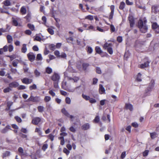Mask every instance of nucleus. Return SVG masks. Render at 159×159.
Returning <instances> with one entry per match:
<instances>
[{"mask_svg":"<svg viewBox=\"0 0 159 159\" xmlns=\"http://www.w3.org/2000/svg\"><path fill=\"white\" fill-rule=\"evenodd\" d=\"M40 101V99L39 97H34L32 95H31L30 97L26 101L27 102L31 101L33 102H39Z\"/></svg>","mask_w":159,"mask_h":159,"instance_id":"obj_5","label":"nucleus"},{"mask_svg":"<svg viewBox=\"0 0 159 159\" xmlns=\"http://www.w3.org/2000/svg\"><path fill=\"white\" fill-rule=\"evenodd\" d=\"M20 11L22 14H25L26 12V10L25 7L24 6L20 8Z\"/></svg>","mask_w":159,"mask_h":159,"instance_id":"obj_21","label":"nucleus"},{"mask_svg":"<svg viewBox=\"0 0 159 159\" xmlns=\"http://www.w3.org/2000/svg\"><path fill=\"white\" fill-rule=\"evenodd\" d=\"M99 117L98 116H96L93 120L94 122L96 123H98L99 121Z\"/></svg>","mask_w":159,"mask_h":159,"instance_id":"obj_48","label":"nucleus"},{"mask_svg":"<svg viewBox=\"0 0 159 159\" xmlns=\"http://www.w3.org/2000/svg\"><path fill=\"white\" fill-rule=\"evenodd\" d=\"M97 30L98 31L100 32H104V30H103L102 28L100 27L99 26H97Z\"/></svg>","mask_w":159,"mask_h":159,"instance_id":"obj_64","label":"nucleus"},{"mask_svg":"<svg viewBox=\"0 0 159 159\" xmlns=\"http://www.w3.org/2000/svg\"><path fill=\"white\" fill-rule=\"evenodd\" d=\"M18 151L21 156L26 155V153L24 152V150L22 148L19 147L18 149Z\"/></svg>","mask_w":159,"mask_h":159,"instance_id":"obj_15","label":"nucleus"},{"mask_svg":"<svg viewBox=\"0 0 159 159\" xmlns=\"http://www.w3.org/2000/svg\"><path fill=\"white\" fill-rule=\"evenodd\" d=\"M34 73L36 77H39L40 75V73L37 70H35Z\"/></svg>","mask_w":159,"mask_h":159,"instance_id":"obj_35","label":"nucleus"},{"mask_svg":"<svg viewBox=\"0 0 159 159\" xmlns=\"http://www.w3.org/2000/svg\"><path fill=\"white\" fill-rule=\"evenodd\" d=\"M29 88L30 90L36 89H37V86L36 84H34L33 85L30 86Z\"/></svg>","mask_w":159,"mask_h":159,"instance_id":"obj_42","label":"nucleus"},{"mask_svg":"<svg viewBox=\"0 0 159 159\" xmlns=\"http://www.w3.org/2000/svg\"><path fill=\"white\" fill-rule=\"evenodd\" d=\"M126 156V152H122L120 156V157L121 159H124Z\"/></svg>","mask_w":159,"mask_h":159,"instance_id":"obj_61","label":"nucleus"},{"mask_svg":"<svg viewBox=\"0 0 159 159\" xmlns=\"http://www.w3.org/2000/svg\"><path fill=\"white\" fill-rule=\"evenodd\" d=\"M8 51L9 52H12L14 49V47L12 45L10 44L8 46Z\"/></svg>","mask_w":159,"mask_h":159,"instance_id":"obj_40","label":"nucleus"},{"mask_svg":"<svg viewBox=\"0 0 159 159\" xmlns=\"http://www.w3.org/2000/svg\"><path fill=\"white\" fill-rule=\"evenodd\" d=\"M150 84H151V86L149 87V89H152L153 88V87L154 85V81L153 80H152L151 81Z\"/></svg>","mask_w":159,"mask_h":159,"instance_id":"obj_59","label":"nucleus"},{"mask_svg":"<svg viewBox=\"0 0 159 159\" xmlns=\"http://www.w3.org/2000/svg\"><path fill=\"white\" fill-rule=\"evenodd\" d=\"M9 86L12 89L13 88H16L19 86V83L16 81H14L11 83L9 84Z\"/></svg>","mask_w":159,"mask_h":159,"instance_id":"obj_11","label":"nucleus"},{"mask_svg":"<svg viewBox=\"0 0 159 159\" xmlns=\"http://www.w3.org/2000/svg\"><path fill=\"white\" fill-rule=\"evenodd\" d=\"M150 62L147 61L146 62L140 65L139 67L141 68H144L148 67L149 66Z\"/></svg>","mask_w":159,"mask_h":159,"instance_id":"obj_13","label":"nucleus"},{"mask_svg":"<svg viewBox=\"0 0 159 159\" xmlns=\"http://www.w3.org/2000/svg\"><path fill=\"white\" fill-rule=\"evenodd\" d=\"M99 92L101 94L105 92V89L102 84L99 85Z\"/></svg>","mask_w":159,"mask_h":159,"instance_id":"obj_19","label":"nucleus"},{"mask_svg":"<svg viewBox=\"0 0 159 159\" xmlns=\"http://www.w3.org/2000/svg\"><path fill=\"white\" fill-rule=\"evenodd\" d=\"M41 39H42L41 38H40L39 36H36L34 40L40 41L41 40Z\"/></svg>","mask_w":159,"mask_h":159,"instance_id":"obj_63","label":"nucleus"},{"mask_svg":"<svg viewBox=\"0 0 159 159\" xmlns=\"http://www.w3.org/2000/svg\"><path fill=\"white\" fill-rule=\"evenodd\" d=\"M128 19L130 23V27H132L134 24L133 16H129L128 17Z\"/></svg>","mask_w":159,"mask_h":159,"instance_id":"obj_10","label":"nucleus"},{"mask_svg":"<svg viewBox=\"0 0 159 159\" xmlns=\"http://www.w3.org/2000/svg\"><path fill=\"white\" fill-rule=\"evenodd\" d=\"M87 52L89 53H91L93 52V49L92 48L89 46L87 47Z\"/></svg>","mask_w":159,"mask_h":159,"instance_id":"obj_44","label":"nucleus"},{"mask_svg":"<svg viewBox=\"0 0 159 159\" xmlns=\"http://www.w3.org/2000/svg\"><path fill=\"white\" fill-rule=\"evenodd\" d=\"M152 11L156 14L157 12V6H152Z\"/></svg>","mask_w":159,"mask_h":159,"instance_id":"obj_20","label":"nucleus"},{"mask_svg":"<svg viewBox=\"0 0 159 159\" xmlns=\"http://www.w3.org/2000/svg\"><path fill=\"white\" fill-rule=\"evenodd\" d=\"M66 102L67 104H70L71 103V100L70 98L66 97L65 99Z\"/></svg>","mask_w":159,"mask_h":159,"instance_id":"obj_46","label":"nucleus"},{"mask_svg":"<svg viewBox=\"0 0 159 159\" xmlns=\"http://www.w3.org/2000/svg\"><path fill=\"white\" fill-rule=\"evenodd\" d=\"M28 27L32 30H33L34 29V26L33 25L30 24H28Z\"/></svg>","mask_w":159,"mask_h":159,"instance_id":"obj_37","label":"nucleus"},{"mask_svg":"<svg viewBox=\"0 0 159 159\" xmlns=\"http://www.w3.org/2000/svg\"><path fill=\"white\" fill-rule=\"evenodd\" d=\"M85 19L92 20L93 19V16L88 15L85 17Z\"/></svg>","mask_w":159,"mask_h":159,"instance_id":"obj_36","label":"nucleus"},{"mask_svg":"<svg viewBox=\"0 0 159 159\" xmlns=\"http://www.w3.org/2000/svg\"><path fill=\"white\" fill-rule=\"evenodd\" d=\"M51 99V98L50 96H46L44 99V100L46 102H48Z\"/></svg>","mask_w":159,"mask_h":159,"instance_id":"obj_38","label":"nucleus"},{"mask_svg":"<svg viewBox=\"0 0 159 159\" xmlns=\"http://www.w3.org/2000/svg\"><path fill=\"white\" fill-rule=\"evenodd\" d=\"M63 152L67 155H68L70 153V151L66 148H64L63 149Z\"/></svg>","mask_w":159,"mask_h":159,"instance_id":"obj_54","label":"nucleus"},{"mask_svg":"<svg viewBox=\"0 0 159 159\" xmlns=\"http://www.w3.org/2000/svg\"><path fill=\"white\" fill-rule=\"evenodd\" d=\"M125 3L124 2H121L120 3L119 8L121 10L123 9L125 7Z\"/></svg>","mask_w":159,"mask_h":159,"instance_id":"obj_31","label":"nucleus"},{"mask_svg":"<svg viewBox=\"0 0 159 159\" xmlns=\"http://www.w3.org/2000/svg\"><path fill=\"white\" fill-rule=\"evenodd\" d=\"M12 22L13 24L15 26H21V19L19 17H12Z\"/></svg>","mask_w":159,"mask_h":159,"instance_id":"obj_3","label":"nucleus"},{"mask_svg":"<svg viewBox=\"0 0 159 159\" xmlns=\"http://www.w3.org/2000/svg\"><path fill=\"white\" fill-rule=\"evenodd\" d=\"M60 77L59 74L54 72L53 75L51 76V79L54 82H59L60 79Z\"/></svg>","mask_w":159,"mask_h":159,"instance_id":"obj_4","label":"nucleus"},{"mask_svg":"<svg viewBox=\"0 0 159 159\" xmlns=\"http://www.w3.org/2000/svg\"><path fill=\"white\" fill-rule=\"evenodd\" d=\"M151 137L152 139H154L157 137V134L156 133L154 132L150 133Z\"/></svg>","mask_w":159,"mask_h":159,"instance_id":"obj_23","label":"nucleus"},{"mask_svg":"<svg viewBox=\"0 0 159 159\" xmlns=\"http://www.w3.org/2000/svg\"><path fill=\"white\" fill-rule=\"evenodd\" d=\"M141 74L140 73H139L137 75V80L138 81H141L142 80L141 79Z\"/></svg>","mask_w":159,"mask_h":159,"instance_id":"obj_33","label":"nucleus"},{"mask_svg":"<svg viewBox=\"0 0 159 159\" xmlns=\"http://www.w3.org/2000/svg\"><path fill=\"white\" fill-rule=\"evenodd\" d=\"M44 108L43 106H39L38 107V109L40 112H42L44 111Z\"/></svg>","mask_w":159,"mask_h":159,"instance_id":"obj_30","label":"nucleus"},{"mask_svg":"<svg viewBox=\"0 0 159 159\" xmlns=\"http://www.w3.org/2000/svg\"><path fill=\"white\" fill-rule=\"evenodd\" d=\"M146 22L147 20L145 18L143 20L140 19L138 22V27L143 33H145L147 31L148 27L146 25Z\"/></svg>","mask_w":159,"mask_h":159,"instance_id":"obj_1","label":"nucleus"},{"mask_svg":"<svg viewBox=\"0 0 159 159\" xmlns=\"http://www.w3.org/2000/svg\"><path fill=\"white\" fill-rule=\"evenodd\" d=\"M12 90V89L9 86V87H7V88L4 89H3V92L4 93H7L10 92V91Z\"/></svg>","mask_w":159,"mask_h":159,"instance_id":"obj_24","label":"nucleus"},{"mask_svg":"<svg viewBox=\"0 0 159 159\" xmlns=\"http://www.w3.org/2000/svg\"><path fill=\"white\" fill-rule=\"evenodd\" d=\"M35 132L38 133L39 135H41L42 134V132L40 128H36L35 130Z\"/></svg>","mask_w":159,"mask_h":159,"instance_id":"obj_43","label":"nucleus"},{"mask_svg":"<svg viewBox=\"0 0 159 159\" xmlns=\"http://www.w3.org/2000/svg\"><path fill=\"white\" fill-rule=\"evenodd\" d=\"M110 28H111V32H114L115 31V28L114 27V26L112 25H110Z\"/></svg>","mask_w":159,"mask_h":159,"instance_id":"obj_62","label":"nucleus"},{"mask_svg":"<svg viewBox=\"0 0 159 159\" xmlns=\"http://www.w3.org/2000/svg\"><path fill=\"white\" fill-rule=\"evenodd\" d=\"M10 152L9 151H6L3 153L2 156V158H4L5 157L9 156L10 155Z\"/></svg>","mask_w":159,"mask_h":159,"instance_id":"obj_27","label":"nucleus"},{"mask_svg":"<svg viewBox=\"0 0 159 159\" xmlns=\"http://www.w3.org/2000/svg\"><path fill=\"white\" fill-rule=\"evenodd\" d=\"M83 68L84 70H86L87 67L89 66V64L87 63H84L83 64Z\"/></svg>","mask_w":159,"mask_h":159,"instance_id":"obj_49","label":"nucleus"},{"mask_svg":"<svg viewBox=\"0 0 159 159\" xmlns=\"http://www.w3.org/2000/svg\"><path fill=\"white\" fill-rule=\"evenodd\" d=\"M125 107L127 109H129L130 111H132L133 110V106L132 104L129 103H126L125 106Z\"/></svg>","mask_w":159,"mask_h":159,"instance_id":"obj_18","label":"nucleus"},{"mask_svg":"<svg viewBox=\"0 0 159 159\" xmlns=\"http://www.w3.org/2000/svg\"><path fill=\"white\" fill-rule=\"evenodd\" d=\"M49 48L51 50H54L55 48V46L54 44H51L49 45Z\"/></svg>","mask_w":159,"mask_h":159,"instance_id":"obj_41","label":"nucleus"},{"mask_svg":"<svg viewBox=\"0 0 159 159\" xmlns=\"http://www.w3.org/2000/svg\"><path fill=\"white\" fill-rule=\"evenodd\" d=\"M8 57H9L11 59V60L12 61L16 58V55L13 54L11 56H9Z\"/></svg>","mask_w":159,"mask_h":159,"instance_id":"obj_47","label":"nucleus"},{"mask_svg":"<svg viewBox=\"0 0 159 159\" xmlns=\"http://www.w3.org/2000/svg\"><path fill=\"white\" fill-rule=\"evenodd\" d=\"M61 112L65 115L70 118L71 119L74 118V117L73 116L70 115L69 114L65 108H63L61 110Z\"/></svg>","mask_w":159,"mask_h":159,"instance_id":"obj_7","label":"nucleus"},{"mask_svg":"<svg viewBox=\"0 0 159 159\" xmlns=\"http://www.w3.org/2000/svg\"><path fill=\"white\" fill-rule=\"evenodd\" d=\"M71 79L70 80H74V82H76L79 79V78L77 77H75L73 78H72L71 77Z\"/></svg>","mask_w":159,"mask_h":159,"instance_id":"obj_57","label":"nucleus"},{"mask_svg":"<svg viewBox=\"0 0 159 159\" xmlns=\"http://www.w3.org/2000/svg\"><path fill=\"white\" fill-rule=\"evenodd\" d=\"M27 49L26 47V44H23L21 48V52L23 53H25L27 52Z\"/></svg>","mask_w":159,"mask_h":159,"instance_id":"obj_14","label":"nucleus"},{"mask_svg":"<svg viewBox=\"0 0 159 159\" xmlns=\"http://www.w3.org/2000/svg\"><path fill=\"white\" fill-rule=\"evenodd\" d=\"M95 50L97 53L98 54H101L102 52L101 49V48L99 47H96L95 48Z\"/></svg>","mask_w":159,"mask_h":159,"instance_id":"obj_25","label":"nucleus"},{"mask_svg":"<svg viewBox=\"0 0 159 159\" xmlns=\"http://www.w3.org/2000/svg\"><path fill=\"white\" fill-rule=\"evenodd\" d=\"M7 39L8 43H11L13 41L12 37L10 35H8L7 36Z\"/></svg>","mask_w":159,"mask_h":159,"instance_id":"obj_22","label":"nucleus"},{"mask_svg":"<svg viewBox=\"0 0 159 159\" xmlns=\"http://www.w3.org/2000/svg\"><path fill=\"white\" fill-rule=\"evenodd\" d=\"M49 93L52 97H54L56 95L55 93L52 90H49Z\"/></svg>","mask_w":159,"mask_h":159,"instance_id":"obj_53","label":"nucleus"},{"mask_svg":"<svg viewBox=\"0 0 159 159\" xmlns=\"http://www.w3.org/2000/svg\"><path fill=\"white\" fill-rule=\"evenodd\" d=\"M46 71L47 73L50 74L52 72V69L50 67H48L46 69Z\"/></svg>","mask_w":159,"mask_h":159,"instance_id":"obj_32","label":"nucleus"},{"mask_svg":"<svg viewBox=\"0 0 159 159\" xmlns=\"http://www.w3.org/2000/svg\"><path fill=\"white\" fill-rule=\"evenodd\" d=\"M13 102H7V106L8 107V110L10 109V107L12 105Z\"/></svg>","mask_w":159,"mask_h":159,"instance_id":"obj_60","label":"nucleus"},{"mask_svg":"<svg viewBox=\"0 0 159 159\" xmlns=\"http://www.w3.org/2000/svg\"><path fill=\"white\" fill-rule=\"evenodd\" d=\"M3 3L6 6H10L11 5V2L9 0H6L3 2Z\"/></svg>","mask_w":159,"mask_h":159,"instance_id":"obj_28","label":"nucleus"},{"mask_svg":"<svg viewBox=\"0 0 159 159\" xmlns=\"http://www.w3.org/2000/svg\"><path fill=\"white\" fill-rule=\"evenodd\" d=\"M69 130L73 133H75L76 131V129L73 126H71L69 129Z\"/></svg>","mask_w":159,"mask_h":159,"instance_id":"obj_51","label":"nucleus"},{"mask_svg":"<svg viewBox=\"0 0 159 159\" xmlns=\"http://www.w3.org/2000/svg\"><path fill=\"white\" fill-rule=\"evenodd\" d=\"M10 129V126H7L1 130V132L2 133H6L7 132L9 129Z\"/></svg>","mask_w":159,"mask_h":159,"instance_id":"obj_17","label":"nucleus"},{"mask_svg":"<svg viewBox=\"0 0 159 159\" xmlns=\"http://www.w3.org/2000/svg\"><path fill=\"white\" fill-rule=\"evenodd\" d=\"M43 59V57L41 54H38L37 55L36 60L37 61H41Z\"/></svg>","mask_w":159,"mask_h":159,"instance_id":"obj_29","label":"nucleus"},{"mask_svg":"<svg viewBox=\"0 0 159 159\" xmlns=\"http://www.w3.org/2000/svg\"><path fill=\"white\" fill-rule=\"evenodd\" d=\"M41 120V118L39 117H36L32 119V123L34 125H37Z\"/></svg>","mask_w":159,"mask_h":159,"instance_id":"obj_6","label":"nucleus"},{"mask_svg":"<svg viewBox=\"0 0 159 159\" xmlns=\"http://www.w3.org/2000/svg\"><path fill=\"white\" fill-rule=\"evenodd\" d=\"M82 129L83 130H87L90 128V124L88 123H86L83 125L81 127Z\"/></svg>","mask_w":159,"mask_h":159,"instance_id":"obj_12","label":"nucleus"},{"mask_svg":"<svg viewBox=\"0 0 159 159\" xmlns=\"http://www.w3.org/2000/svg\"><path fill=\"white\" fill-rule=\"evenodd\" d=\"M112 46V44L111 43H106L104 44L103 47L105 49H107L109 47H111Z\"/></svg>","mask_w":159,"mask_h":159,"instance_id":"obj_26","label":"nucleus"},{"mask_svg":"<svg viewBox=\"0 0 159 159\" xmlns=\"http://www.w3.org/2000/svg\"><path fill=\"white\" fill-rule=\"evenodd\" d=\"M18 89L19 90H22L25 89L26 88L25 86L23 85H20L18 86Z\"/></svg>","mask_w":159,"mask_h":159,"instance_id":"obj_55","label":"nucleus"},{"mask_svg":"<svg viewBox=\"0 0 159 159\" xmlns=\"http://www.w3.org/2000/svg\"><path fill=\"white\" fill-rule=\"evenodd\" d=\"M48 147V145L47 144H44L43 145L42 149L44 151H45Z\"/></svg>","mask_w":159,"mask_h":159,"instance_id":"obj_52","label":"nucleus"},{"mask_svg":"<svg viewBox=\"0 0 159 159\" xmlns=\"http://www.w3.org/2000/svg\"><path fill=\"white\" fill-rule=\"evenodd\" d=\"M21 81L23 83L28 84L31 83L33 81V80L32 79L25 78L21 79Z\"/></svg>","mask_w":159,"mask_h":159,"instance_id":"obj_9","label":"nucleus"},{"mask_svg":"<svg viewBox=\"0 0 159 159\" xmlns=\"http://www.w3.org/2000/svg\"><path fill=\"white\" fill-rule=\"evenodd\" d=\"M80 86L75 87L74 88L70 89H68V91L70 92H78L77 90L79 89L80 88Z\"/></svg>","mask_w":159,"mask_h":159,"instance_id":"obj_16","label":"nucleus"},{"mask_svg":"<svg viewBox=\"0 0 159 159\" xmlns=\"http://www.w3.org/2000/svg\"><path fill=\"white\" fill-rule=\"evenodd\" d=\"M82 97L83 98L85 99L86 100H89L90 99V98L89 96L85 95L84 94H82Z\"/></svg>","mask_w":159,"mask_h":159,"instance_id":"obj_34","label":"nucleus"},{"mask_svg":"<svg viewBox=\"0 0 159 159\" xmlns=\"http://www.w3.org/2000/svg\"><path fill=\"white\" fill-rule=\"evenodd\" d=\"M30 15L29 14H28L25 17V18L26 19L28 22L30 21Z\"/></svg>","mask_w":159,"mask_h":159,"instance_id":"obj_58","label":"nucleus"},{"mask_svg":"<svg viewBox=\"0 0 159 159\" xmlns=\"http://www.w3.org/2000/svg\"><path fill=\"white\" fill-rule=\"evenodd\" d=\"M29 60L31 61H34L35 58V55L32 52H30L27 54Z\"/></svg>","mask_w":159,"mask_h":159,"instance_id":"obj_8","label":"nucleus"},{"mask_svg":"<svg viewBox=\"0 0 159 159\" xmlns=\"http://www.w3.org/2000/svg\"><path fill=\"white\" fill-rule=\"evenodd\" d=\"M107 51L108 52V53L110 54H112L113 53V50L112 48L111 47H109V48H108L107 49Z\"/></svg>","mask_w":159,"mask_h":159,"instance_id":"obj_50","label":"nucleus"},{"mask_svg":"<svg viewBox=\"0 0 159 159\" xmlns=\"http://www.w3.org/2000/svg\"><path fill=\"white\" fill-rule=\"evenodd\" d=\"M48 32L49 34L51 35H53L54 34V32L53 30L51 28H48L47 29Z\"/></svg>","mask_w":159,"mask_h":159,"instance_id":"obj_39","label":"nucleus"},{"mask_svg":"<svg viewBox=\"0 0 159 159\" xmlns=\"http://www.w3.org/2000/svg\"><path fill=\"white\" fill-rule=\"evenodd\" d=\"M48 137H49V139L51 140V141L53 140L54 136L52 134H50L48 135Z\"/></svg>","mask_w":159,"mask_h":159,"instance_id":"obj_56","label":"nucleus"},{"mask_svg":"<svg viewBox=\"0 0 159 159\" xmlns=\"http://www.w3.org/2000/svg\"><path fill=\"white\" fill-rule=\"evenodd\" d=\"M15 118L16 121L20 123L21 122L22 120L20 117L18 116H16L15 117Z\"/></svg>","mask_w":159,"mask_h":159,"instance_id":"obj_45","label":"nucleus"},{"mask_svg":"<svg viewBox=\"0 0 159 159\" xmlns=\"http://www.w3.org/2000/svg\"><path fill=\"white\" fill-rule=\"evenodd\" d=\"M75 72V70L73 69L71 66L69 65L68 67L67 70L64 73V77L65 78H67L68 80H71V77L68 76L70 75L68 72L73 73Z\"/></svg>","mask_w":159,"mask_h":159,"instance_id":"obj_2","label":"nucleus"}]
</instances>
